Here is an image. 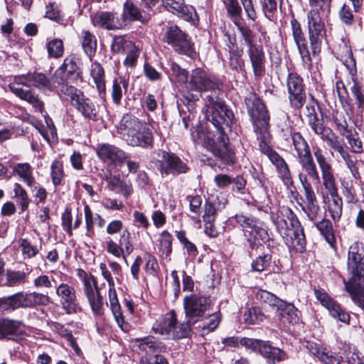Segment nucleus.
<instances>
[{
    "label": "nucleus",
    "mask_w": 364,
    "mask_h": 364,
    "mask_svg": "<svg viewBox=\"0 0 364 364\" xmlns=\"http://www.w3.org/2000/svg\"><path fill=\"white\" fill-rule=\"evenodd\" d=\"M332 0H309L310 10L318 11L322 13H330Z\"/></svg>",
    "instance_id": "62"
},
{
    "label": "nucleus",
    "mask_w": 364,
    "mask_h": 364,
    "mask_svg": "<svg viewBox=\"0 0 364 364\" xmlns=\"http://www.w3.org/2000/svg\"><path fill=\"white\" fill-rule=\"evenodd\" d=\"M122 139L129 146L146 147L153 144V134L149 127L135 117L125 115L119 129Z\"/></svg>",
    "instance_id": "5"
},
{
    "label": "nucleus",
    "mask_w": 364,
    "mask_h": 364,
    "mask_svg": "<svg viewBox=\"0 0 364 364\" xmlns=\"http://www.w3.org/2000/svg\"><path fill=\"white\" fill-rule=\"evenodd\" d=\"M314 155L321 171L322 183L331 196L328 210L333 221H338L342 215L343 201L338 194L333 167L321 148H315Z\"/></svg>",
    "instance_id": "3"
},
{
    "label": "nucleus",
    "mask_w": 364,
    "mask_h": 364,
    "mask_svg": "<svg viewBox=\"0 0 364 364\" xmlns=\"http://www.w3.org/2000/svg\"><path fill=\"white\" fill-rule=\"evenodd\" d=\"M330 13L309 10L307 13L308 34L314 55L321 52V45L326 36L324 18Z\"/></svg>",
    "instance_id": "7"
},
{
    "label": "nucleus",
    "mask_w": 364,
    "mask_h": 364,
    "mask_svg": "<svg viewBox=\"0 0 364 364\" xmlns=\"http://www.w3.org/2000/svg\"><path fill=\"white\" fill-rule=\"evenodd\" d=\"M314 224L326 242L332 246L335 242V236L331 222L323 218L319 222L316 221Z\"/></svg>",
    "instance_id": "41"
},
{
    "label": "nucleus",
    "mask_w": 364,
    "mask_h": 364,
    "mask_svg": "<svg viewBox=\"0 0 364 364\" xmlns=\"http://www.w3.org/2000/svg\"><path fill=\"white\" fill-rule=\"evenodd\" d=\"M128 82L122 77H118L113 80L112 85L111 96L113 102L119 105L121 103L123 93L127 92Z\"/></svg>",
    "instance_id": "35"
},
{
    "label": "nucleus",
    "mask_w": 364,
    "mask_h": 364,
    "mask_svg": "<svg viewBox=\"0 0 364 364\" xmlns=\"http://www.w3.org/2000/svg\"><path fill=\"white\" fill-rule=\"evenodd\" d=\"M245 104L250 117L257 139L260 141L259 147L271 162L277 167L280 178L286 186L293 183L291 172L284 159L268 144L271 140L269 132V116L262 100L255 94H249Z\"/></svg>",
    "instance_id": "1"
},
{
    "label": "nucleus",
    "mask_w": 364,
    "mask_h": 364,
    "mask_svg": "<svg viewBox=\"0 0 364 364\" xmlns=\"http://www.w3.org/2000/svg\"><path fill=\"white\" fill-rule=\"evenodd\" d=\"M63 176L62 163L59 161H54L51 164V177L53 185L55 186L60 185Z\"/></svg>",
    "instance_id": "55"
},
{
    "label": "nucleus",
    "mask_w": 364,
    "mask_h": 364,
    "mask_svg": "<svg viewBox=\"0 0 364 364\" xmlns=\"http://www.w3.org/2000/svg\"><path fill=\"white\" fill-rule=\"evenodd\" d=\"M338 129L341 134L344 136L354 153H361L363 151L362 141L360 140L356 133L353 134L351 129L348 128L346 121L338 124Z\"/></svg>",
    "instance_id": "28"
},
{
    "label": "nucleus",
    "mask_w": 364,
    "mask_h": 364,
    "mask_svg": "<svg viewBox=\"0 0 364 364\" xmlns=\"http://www.w3.org/2000/svg\"><path fill=\"white\" fill-rule=\"evenodd\" d=\"M57 91L60 97L63 95L69 97L72 105L85 119L93 121L97 119V106L81 90L71 85H63Z\"/></svg>",
    "instance_id": "6"
},
{
    "label": "nucleus",
    "mask_w": 364,
    "mask_h": 364,
    "mask_svg": "<svg viewBox=\"0 0 364 364\" xmlns=\"http://www.w3.org/2000/svg\"><path fill=\"white\" fill-rule=\"evenodd\" d=\"M165 6L168 11L186 21L192 20L193 16L196 15L195 8L191 5H186L183 0H166Z\"/></svg>",
    "instance_id": "24"
},
{
    "label": "nucleus",
    "mask_w": 364,
    "mask_h": 364,
    "mask_svg": "<svg viewBox=\"0 0 364 364\" xmlns=\"http://www.w3.org/2000/svg\"><path fill=\"white\" fill-rule=\"evenodd\" d=\"M247 54L252 67L254 75L261 77L265 72V54L262 46L258 45L248 48Z\"/></svg>",
    "instance_id": "23"
},
{
    "label": "nucleus",
    "mask_w": 364,
    "mask_h": 364,
    "mask_svg": "<svg viewBox=\"0 0 364 364\" xmlns=\"http://www.w3.org/2000/svg\"><path fill=\"white\" fill-rule=\"evenodd\" d=\"M352 83L350 91L355 100L358 108L360 109L364 105V87L363 85L354 77L352 80Z\"/></svg>",
    "instance_id": "46"
},
{
    "label": "nucleus",
    "mask_w": 364,
    "mask_h": 364,
    "mask_svg": "<svg viewBox=\"0 0 364 364\" xmlns=\"http://www.w3.org/2000/svg\"><path fill=\"white\" fill-rule=\"evenodd\" d=\"M83 282V291L86 296L100 291L97 282L93 276H85Z\"/></svg>",
    "instance_id": "61"
},
{
    "label": "nucleus",
    "mask_w": 364,
    "mask_h": 364,
    "mask_svg": "<svg viewBox=\"0 0 364 364\" xmlns=\"http://www.w3.org/2000/svg\"><path fill=\"white\" fill-rule=\"evenodd\" d=\"M18 243L24 259L33 258L39 252L38 247L33 245L28 239L20 238Z\"/></svg>",
    "instance_id": "44"
},
{
    "label": "nucleus",
    "mask_w": 364,
    "mask_h": 364,
    "mask_svg": "<svg viewBox=\"0 0 364 364\" xmlns=\"http://www.w3.org/2000/svg\"><path fill=\"white\" fill-rule=\"evenodd\" d=\"M78 66L76 63V58L74 56H68L64 60L63 65L56 70L60 71V76L62 77L63 83L59 84V89L62 88L63 85H68L65 83L67 76L69 75H78Z\"/></svg>",
    "instance_id": "33"
},
{
    "label": "nucleus",
    "mask_w": 364,
    "mask_h": 364,
    "mask_svg": "<svg viewBox=\"0 0 364 364\" xmlns=\"http://www.w3.org/2000/svg\"><path fill=\"white\" fill-rule=\"evenodd\" d=\"M109 300L110 308L118 326L124 331H129V325L124 321L121 307L118 301L117 293L114 289H109Z\"/></svg>",
    "instance_id": "29"
},
{
    "label": "nucleus",
    "mask_w": 364,
    "mask_h": 364,
    "mask_svg": "<svg viewBox=\"0 0 364 364\" xmlns=\"http://www.w3.org/2000/svg\"><path fill=\"white\" fill-rule=\"evenodd\" d=\"M171 71L172 75L177 79L179 82L188 83V73L185 69L181 68L176 63L171 65Z\"/></svg>",
    "instance_id": "64"
},
{
    "label": "nucleus",
    "mask_w": 364,
    "mask_h": 364,
    "mask_svg": "<svg viewBox=\"0 0 364 364\" xmlns=\"http://www.w3.org/2000/svg\"><path fill=\"white\" fill-rule=\"evenodd\" d=\"M90 75L96 85L100 97H105L106 93V85L105 79V70L102 65L98 62L92 63L90 67Z\"/></svg>",
    "instance_id": "31"
},
{
    "label": "nucleus",
    "mask_w": 364,
    "mask_h": 364,
    "mask_svg": "<svg viewBox=\"0 0 364 364\" xmlns=\"http://www.w3.org/2000/svg\"><path fill=\"white\" fill-rule=\"evenodd\" d=\"M6 282L5 285L8 287H16L23 284L26 280V273L23 271L8 270L6 274Z\"/></svg>",
    "instance_id": "48"
},
{
    "label": "nucleus",
    "mask_w": 364,
    "mask_h": 364,
    "mask_svg": "<svg viewBox=\"0 0 364 364\" xmlns=\"http://www.w3.org/2000/svg\"><path fill=\"white\" fill-rule=\"evenodd\" d=\"M227 15L235 26L242 20V7L237 0H223Z\"/></svg>",
    "instance_id": "36"
},
{
    "label": "nucleus",
    "mask_w": 364,
    "mask_h": 364,
    "mask_svg": "<svg viewBox=\"0 0 364 364\" xmlns=\"http://www.w3.org/2000/svg\"><path fill=\"white\" fill-rule=\"evenodd\" d=\"M259 353L269 364H275L287 359V354L282 350L274 347L269 342L263 341Z\"/></svg>",
    "instance_id": "27"
},
{
    "label": "nucleus",
    "mask_w": 364,
    "mask_h": 364,
    "mask_svg": "<svg viewBox=\"0 0 364 364\" xmlns=\"http://www.w3.org/2000/svg\"><path fill=\"white\" fill-rule=\"evenodd\" d=\"M240 31L244 41L247 46L248 48L258 46L255 43V34L253 31L247 26H242L241 22L239 23L238 26H236Z\"/></svg>",
    "instance_id": "57"
},
{
    "label": "nucleus",
    "mask_w": 364,
    "mask_h": 364,
    "mask_svg": "<svg viewBox=\"0 0 364 364\" xmlns=\"http://www.w3.org/2000/svg\"><path fill=\"white\" fill-rule=\"evenodd\" d=\"M163 40L171 45L179 53L191 55L193 52L191 40L176 25H168L166 26Z\"/></svg>",
    "instance_id": "11"
},
{
    "label": "nucleus",
    "mask_w": 364,
    "mask_h": 364,
    "mask_svg": "<svg viewBox=\"0 0 364 364\" xmlns=\"http://www.w3.org/2000/svg\"><path fill=\"white\" fill-rule=\"evenodd\" d=\"M135 44L123 36H117L114 37L111 49L114 53L125 54L131 49H134Z\"/></svg>",
    "instance_id": "39"
},
{
    "label": "nucleus",
    "mask_w": 364,
    "mask_h": 364,
    "mask_svg": "<svg viewBox=\"0 0 364 364\" xmlns=\"http://www.w3.org/2000/svg\"><path fill=\"white\" fill-rule=\"evenodd\" d=\"M16 309L31 307L30 293L18 292L13 295Z\"/></svg>",
    "instance_id": "60"
},
{
    "label": "nucleus",
    "mask_w": 364,
    "mask_h": 364,
    "mask_svg": "<svg viewBox=\"0 0 364 364\" xmlns=\"http://www.w3.org/2000/svg\"><path fill=\"white\" fill-rule=\"evenodd\" d=\"M290 23L294 41L296 45L303 66L305 69L310 70L312 67V60L308 48L307 41L301 25L294 18H292Z\"/></svg>",
    "instance_id": "15"
},
{
    "label": "nucleus",
    "mask_w": 364,
    "mask_h": 364,
    "mask_svg": "<svg viewBox=\"0 0 364 364\" xmlns=\"http://www.w3.org/2000/svg\"><path fill=\"white\" fill-rule=\"evenodd\" d=\"M220 322V318L217 313L208 311L202 320L198 322V328L202 329L203 332L208 333L213 331L218 326Z\"/></svg>",
    "instance_id": "38"
},
{
    "label": "nucleus",
    "mask_w": 364,
    "mask_h": 364,
    "mask_svg": "<svg viewBox=\"0 0 364 364\" xmlns=\"http://www.w3.org/2000/svg\"><path fill=\"white\" fill-rule=\"evenodd\" d=\"M279 316L284 322L296 323L299 321V311L291 304L285 303L282 309L278 312Z\"/></svg>",
    "instance_id": "40"
},
{
    "label": "nucleus",
    "mask_w": 364,
    "mask_h": 364,
    "mask_svg": "<svg viewBox=\"0 0 364 364\" xmlns=\"http://www.w3.org/2000/svg\"><path fill=\"white\" fill-rule=\"evenodd\" d=\"M208 119L214 125L218 132L216 139L210 132H205L202 129L192 132L191 136L196 143H202L203 146L210 151L215 157L223 164H232L235 162V153L228 144V137L225 132V127H229L234 120L232 112L223 105L221 107L213 109L207 114Z\"/></svg>",
    "instance_id": "2"
},
{
    "label": "nucleus",
    "mask_w": 364,
    "mask_h": 364,
    "mask_svg": "<svg viewBox=\"0 0 364 364\" xmlns=\"http://www.w3.org/2000/svg\"><path fill=\"white\" fill-rule=\"evenodd\" d=\"M92 23L96 27L107 30L123 29V21H120L117 13L100 11L92 16Z\"/></svg>",
    "instance_id": "20"
},
{
    "label": "nucleus",
    "mask_w": 364,
    "mask_h": 364,
    "mask_svg": "<svg viewBox=\"0 0 364 364\" xmlns=\"http://www.w3.org/2000/svg\"><path fill=\"white\" fill-rule=\"evenodd\" d=\"M107 252L116 257L122 256L126 264L128 265L127 259L124 254V247H121L119 243L116 242L112 238L109 237L106 241Z\"/></svg>",
    "instance_id": "52"
},
{
    "label": "nucleus",
    "mask_w": 364,
    "mask_h": 364,
    "mask_svg": "<svg viewBox=\"0 0 364 364\" xmlns=\"http://www.w3.org/2000/svg\"><path fill=\"white\" fill-rule=\"evenodd\" d=\"M14 171L27 184L29 187L35 185L36 179L33 176V168L28 163H18L14 168Z\"/></svg>",
    "instance_id": "37"
},
{
    "label": "nucleus",
    "mask_w": 364,
    "mask_h": 364,
    "mask_svg": "<svg viewBox=\"0 0 364 364\" xmlns=\"http://www.w3.org/2000/svg\"><path fill=\"white\" fill-rule=\"evenodd\" d=\"M348 270L351 277L348 282H344L346 290L353 302L364 309V287L359 282L364 277V255L358 252L357 246L350 247Z\"/></svg>",
    "instance_id": "4"
},
{
    "label": "nucleus",
    "mask_w": 364,
    "mask_h": 364,
    "mask_svg": "<svg viewBox=\"0 0 364 364\" xmlns=\"http://www.w3.org/2000/svg\"><path fill=\"white\" fill-rule=\"evenodd\" d=\"M195 323H190L188 319L186 323L177 324L174 312L157 322L153 327L156 333L166 336L168 338L180 339L188 337L191 331V326Z\"/></svg>",
    "instance_id": "9"
},
{
    "label": "nucleus",
    "mask_w": 364,
    "mask_h": 364,
    "mask_svg": "<svg viewBox=\"0 0 364 364\" xmlns=\"http://www.w3.org/2000/svg\"><path fill=\"white\" fill-rule=\"evenodd\" d=\"M14 193L17 198L18 204L21 207V213L24 212L28 207L30 199L26 190L19 184L15 183L14 186Z\"/></svg>",
    "instance_id": "45"
},
{
    "label": "nucleus",
    "mask_w": 364,
    "mask_h": 364,
    "mask_svg": "<svg viewBox=\"0 0 364 364\" xmlns=\"http://www.w3.org/2000/svg\"><path fill=\"white\" fill-rule=\"evenodd\" d=\"M21 321L4 319L0 322V339L18 333Z\"/></svg>",
    "instance_id": "43"
},
{
    "label": "nucleus",
    "mask_w": 364,
    "mask_h": 364,
    "mask_svg": "<svg viewBox=\"0 0 364 364\" xmlns=\"http://www.w3.org/2000/svg\"><path fill=\"white\" fill-rule=\"evenodd\" d=\"M95 151L99 159L108 165L122 166L130 158L124 150L109 144H98Z\"/></svg>",
    "instance_id": "14"
},
{
    "label": "nucleus",
    "mask_w": 364,
    "mask_h": 364,
    "mask_svg": "<svg viewBox=\"0 0 364 364\" xmlns=\"http://www.w3.org/2000/svg\"><path fill=\"white\" fill-rule=\"evenodd\" d=\"M205 105L208 107L207 114H210L213 109H216L224 104L223 101L218 96L216 92L208 95L205 98Z\"/></svg>",
    "instance_id": "56"
},
{
    "label": "nucleus",
    "mask_w": 364,
    "mask_h": 364,
    "mask_svg": "<svg viewBox=\"0 0 364 364\" xmlns=\"http://www.w3.org/2000/svg\"><path fill=\"white\" fill-rule=\"evenodd\" d=\"M172 236L166 230H164L159 239L160 243L159 250L161 252V255L168 257L172 252Z\"/></svg>",
    "instance_id": "49"
},
{
    "label": "nucleus",
    "mask_w": 364,
    "mask_h": 364,
    "mask_svg": "<svg viewBox=\"0 0 364 364\" xmlns=\"http://www.w3.org/2000/svg\"><path fill=\"white\" fill-rule=\"evenodd\" d=\"M56 295L59 297L63 309L68 314H75L80 309L74 287L61 283L55 287Z\"/></svg>",
    "instance_id": "17"
},
{
    "label": "nucleus",
    "mask_w": 364,
    "mask_h": 364,
    "mask_svg": "<svg viewBox=\"0 0 364 364\" xmlns=\"http://www.w3.org/2000/svg\"><path fill=\"white\" fill-rule=\"evenodd\" d=\"M20 85H17V82L14 80L8 85V87L16 96L27 102L36 111L42 113L44 108V103L38 95L31 90L23 89L20 87Z\"/></svg>",
    "instance_id": "21"
},
{
    "label": "nucleus",
    "mask_w": 364,
    "mask_h": 364,
    "mask_svg": "<svg viewBox=\"0 0 364 364\" xmlns=\"http://www.w3.org/2000/svg\"><path fill=\"white\" fill-rule=\"evenodd\" d=\"M220 82L213 75L202 68H197L192 70L188 87L191 90L203 92L219 90Z\"/></svg>",
    "instance_id": "13"
},
{
    "label": "nucleus",
    "mask_w": 364,
    "mask_h": 364,
    "mask_svg": "<svg viewBox=\"0 0 364 364\" xmlns=\"http://www.w3.org/2000/svg\"><path fill=\"white\" fill-rule=\"evenodd\" d=\"M289 221L288 222L283 217L277 216L275 220V225L282 237L289 234L290 230H294L296 228L294 221L289 218Z\"/></svg>",
    "instance_id": "54"
},
{
    "label": "nucleus",
    "mask_w": 364,
    "mask_h": 364,
    "mask_svg": "<svg viewBox=\"0 0 364 364\" xmlns=\"http://www.w3.org/2000/svg\"><path fill=\"white\" fill-rule=\"evenodd\" d=\"M83 51L92 60L97 50V39L95 36L87 30H82L80 34Z\"/></svg>",
    "instance_id": "32"
},
{
    "label": "nucleus",
    "mask_w": 364,
    "mask_h": 364,
    "mask_svg": "<svg viewBox=\"0 0 364 364\" xmlns=\"http://www.w3.org/2000/svg\"><path fill=\"white\" fill-rule=\"evenodd\" d=\"M46 48L49 57L58 58L63 55V43L59 38H54L48 41L46 44Z\"/></svg>",
    "instance_id": "47"
},
{
    "label": "nucleus",
    "mask_w": 364,
    "mask_h": 364,
    "mask_svg": "<svg viewBox=\"0 0 364 364\" xmlns=\"http://www.w3.org/2000/svg\"><path fill=\"white\" fill-rule=\"evenodd\" d=\"M264 314L259 308L252 307L249 309L244 314V319L246 323L250 324L257 323L264 319Z\"/></svg>",
    "instance_id": "53"
},
{
    "label": "nucleus",
    "mask_w": 364,
    "mask_h": 364,
    "mask_svg": "<svg viewBox=\"0 0 364 364\" xmlns=\"http://www.w3.org/2000/svg\"><path fill=\"white\" fill-rule=\"evenodd\" d=\"M109 300L110 308L118 326L124 331H129V325L124 321L121 307L118 301L117 293L114 289H109Z\"/></svg>",
    "instance_id": "30"
},
{
    "label": "nucleus",
    "mask_w": 364,
    "mask_h": 364,
    "mask_svg": "<svg viewBox=\"0 0 364 364\" xmlns=\"http://www.w3.org/2000/svg\"><path fill=\"white\" fill-rule=\"evenodd\" d=\"M119 243L121 247H124V254L126 257L129 255L134 250V247L132 243V237L128 230H124L120 235Z\"/></svg>",
    "instance_id": "58"
},
{
    "label": "nucleus",
    "mask_w": 364,
    "mask_h": 364,
    "mask_svg": "<svg viewBox=\"0 0 364 364\" xmlns=\"http://www.w3.org/2000/svg\"><path fill=\"white\" fill-rule=\"evenodd\" d=\"M84 212L87 229L86 235L91 237L94 235L93 228L95 216L93 215L92 212L88 205H85Z\"/></svg>",
    "instance_id": "63"
},
{
    "label": "nucleus",
    "mask_w": 364,
    "mask_h": 364,
    "mask_svg": "<svg viewBox=\"0 0 364 364\" xmlns=\"http://www.w3.org/2000/svg\"><path fill=\"white\" fill-rule=\"evenodd\" d=\"M311 353L325 364H340L341 358L333 355L332 352L321 350L315 343H308Z\"/></svg>",
    "instance_id": "34"
},
{
    "label": "nucleus",
    "mask_w": 364,
    "mask_h": 364,
    "mask_svg": "<svg viewBox=\"0 0 364 364\" xmlns=\"http://www.w3.org/2000/svg\"><path fill=\"white\" fill-rule=\"evenodd\" d=\"M299 162L302 168V172L299 174V178L304 191H306L307 186L310 189H313L309 180H311L314 183H319L320 176L311 154L301 156L299 158Z\"/></svg>",
    "instance_id": "16"
},
{
    "label": "nucleus",
    "mask_w": 364,
    "mask_h": 364,
    "mask_svg": "<svg viewBox=\"0 0 364 364\" xmlns=\"http://www.w3.org/2000/svg\"><path fill=\"white\" fill-rule=\"evenodd\" d=\"M272 259V255L269 254H265L264 255H259L252 263V269L257 272H262L265 270L269 265Z\"/></svg>",
    "instance_id": "59"
},
{
    "label": "nucleus",
    "mask_w": 364,
    "mask_h": 364,
    "mask_svg": "<svg viewBox=\"0 0 364 364\" xmlns=\"http://www.w3.org/2000/svg\"><path fill=\"white\" fill-rule=\"evenodd\" d=\"M157 169L162 177L177 176L188 172V167L173 153L163 151L157 162Z\"/></svg>",
    "instance_id": "12"
},
{
    "label": "nucleus",
    "mask_w": 364,
    "mask_h": 364,
    "mask_svg": "<svg viewBox=\"0 0 364 364\" xmlns=\"http://www.w3.org/2000/svg\"><path fill=\"white\" fill-rule=\"evenodd\" d=\"M60 71H55L51 78L48 77L42 73H28L26 75L15 76L14 80L17 85L26 87H35L39 90L54 91L59 84L63 83L62 77L59 75Z\"/></svg>",
    "instance_id": "10"
},
{
    "label": "nucleus",
    "mask_w": 364,
    "mask_h": 364,
    "mask_svg": "<svg viewBox=\"0 0 364 364\" xmlns=\"http://www.w3.org/2000/svg\"><path fill=\"white\" fill-rule=\"evenodd\" d=\"M46 17L56 21L61 25H66L65 19L61 13V11L57 5L55 4H50L47 6V11L46 12Z\"/></svg>",
    "instance_id": "51"
},
{
    "label": "nucleus",
    "mask_w": 364,
    "mask_h": 364,
    "mask_svg": "<svg viewBox=\"0 0 364 364\" xmlns=\"http://www.w3.org/2000/svg\"><path fill=\"white\" fill-rule=\"evenodd\" d=\"M314 295L316 299L328 311L333 318L346 323H349L350 315L344 311L340 305L325 291L315 289Z\"/></svg>",
    "instance_id": "19"
},
{
    "label": "nucleus",
    "mask_w": 364,
    "mask_h": 364,
    "mask_svg": "<svg viewBox=\"0 0 364 364\" xmlns=\"http://www.w3.org/2000/svg\"><path fill=\"white\" fill-rule=\"evenodd\" d=\"M287 85L291 106L296 109L301 108L306 100L302 78L297 73H289Z\"/></svg>",
    "instance_id": "18"
},
{
    "label": "nucleus",
    "mask_w": 364,
    "mask_h": 364,
    "mask_svg": "<svg viewBox=\"0 0 364 364\" xmlns=\"http://www.w3.org/2000/svg\"><path fill=\"white\" fill-rule=\"evenodd\" d=\"M94 314L100 316L104 313V304L100 292L86 296Z\"/></svg>",
    "instance_id": "50"
},
{
    "label": "nucleus",
    "mask_w": 364,
    "mask_h": 364,
    "mask_svg": "<svg viewBox=\"0 0 364 364\" xmlns=\"http://www.w3.org/2000/svg\"><path fill=\"white\" fill-rule=\"evenodd\" d=\"M283 238L286 245L296 252H302L305 250V235L300 226H296L294 230H290L289 233Z\"/></svg>",
    "instance_id": "26"
},
{
    "label": "nucleus",
    "mask_w": 364,
    "mask_h": 364,
    "mask_svg": "<svg viewBox=\"0 0 364 364\" xmlns=\"http://www.w3.org/2000/svg\"><path fill=\"white\" fill-rule=\"evenodd\" d=\"M291 138L298 158L311 154L307 141L299 132L291 133Z\"/></svg>",
    "instance_id": "42"
},
{
    "label": "nucleus",
    "mask_w": 364,
    "mask_h": 364,
    "mask_svg": "<svg viewBox=\"0 0 364 364\" xmlns=\"http://www.w3.org/2000/svg\"><path fill=\"white\" fill-rule=\"evenodd\" d=\"M304 196L306 205L304 210L310 220L316 222L321 218V209L318 205L316 194L313 189L307 186L306 191H304Z\"/></svg>",
    "instance_id": "25"
},
{
    "label": "nucleus",
    "mask_w": 364,
    "mask_h": 364,
    "mask_svg": "<svg viewBox=\"0 0 364 364\" xmlns=\"http://www.w3.org/2000/svg\"><path fill=\"white\" fill-rule=\"evenodd\" d=\"M120 21H123L124 28L127 26L128 23L132 21H139L142 23H146L149 16L143 14L142 11L134 4L131 0H127L123 5V11Z\"/></svg>",
    "instance_id": "22"
},
{
    "label": "nucleus",
    "mask_w": 364,
    "mask_h": 364,
    "mask_svg": "<svg viewBox=\"0 0 364 364\" xmlns=\"http://www.w3.org/2000/svg\"><path fill=\"white\" fill-rule=\"evenodd\" d=\"M183 308L188 322L197 324L208 311H212L213 305L209 297L191 294L184 297Z\"/></svg>",
    "instance_id": "8"
}]
</instances>
